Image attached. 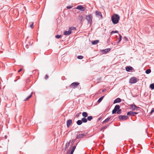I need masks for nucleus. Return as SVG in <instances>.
Here are the masks:
<instances>
[{
	"label": "nucleus",
	"mask_w": 154,
	"mask_h": 154,
	"mask_svg": "<svg viewBox=\"0 0 154 154\" xmlns=\"http://www.w3.org/2000/svg\"><path fill=\"white\" fill-rule=\"evenodd\" d=\"M119 16L117 14H115L111 16V20L113 23L116 24L119 21Z\"/></svg>",
	"instance_id": "1"
},
{
	"label": "nucleus",
	"mask_w": 154,
	"mask_h": 154,
	"mask_svg": "<svg viewBox=\"0 0 154 154\" xmlns=\"http://www.w3.org/2000/svg\"><path fill=\"white\" fill-rule=\"evenodd\" d=\"M86 19L88 21V23L91 25L92 23L93 16L91 14H89L86 17Z\"/></svg>",
	"instance_id": "2"
},
{
	"label": "nucleus",
	"mask_w": 154,
	"mask_h": 154,
	"mask_svg": "<svg viewBox=\"0 0 154 154\" xmlns=\"http://www.w3.org/2000/svg\"><path fill=\"white\" fill-rule=\"evenodd\" d=\"M137 82V78L135 77H133L130 79L129 82L131 84H134L136 83Z\"/></svg>",
	"instance_id": "3"
},
{
	"label": "nucleus",
	"mask_w": 154,
	"mask_h": 154,
	"mask_svg": "<svg viewBox=\"0 0 154 154\" xmlns=\"http://www.w3.org/2000/svg\"><path fill=\"white\" fill-rule=\"evenodd\" d=\"M120 106L119 105H116L114 109L112 111V114H114L117 111L120 109Z\"/></svg>",
	"instance_id": "4"
},
{
	"label": "nucleus",
	"mask_w": 154,
	"mask_h": 154,
	"mask_svg": "<svg viewBox=\"0 0 154 154\" xmlns=\"http://www.w3.org/2000/svg\"><path fill=\"white\" fill-rule=\"evenodd\" d=\"M119 118L120 120H126L128 118V117L127 116L120 115Z\"/></svg>",
	"instance_id": "5"
},
{
	"label": "nucleus",
	"mask_w": 154,
	"mask_h": 154,
	"mask_svg": "<svg viewBox=\"0 0 154 154\" xmlns=\"http://www.w3.org/2000/svg\"><path fill=\"white\" fill-rule=\"evenodd\" d=\"M87 134V133H85L83 134H80L77 135L76 137V139H79L80 138H82L84 137Z\"/></svg>",
	"instance_id": "6"
},
{
	"label": "nucleus",
	"mask_w": 154,
	"mask_h": 154,
	"mask_svg": "<svg viewBox=\"0 0 154 154\" xmlns=\"http://www.w3.org/2000/svg\"><path fill=\"white\" fill-rule=\"evenodd\" d=\"M79 84V83L78 82H74L71 85V87L73 88H75L77 87Z\"/></svg>",
	"instance_id": "7"
},
{
	"label": "nucleus",
	"mask_w": 154,
	"mask_h": 154,
	"mask_svg": "<svg viewBox=\"0 0 154 154\" xmlns=\"http://www.w3.org/2000/svg\"><path fill=\"white\" fill-rule=\"evenodd\" d=\"M96 15L97 17H98L102 19L103 18V17L101 13L99 12L98 11H96Z\"/></svg>",
	"instance_id": "8"
},
{
	"label": "nucleus",
	"mask_w": 154,
	"mask_h": 154,
	"mask_svg": "<svg viewBox=\"0 0 154 154\" xmlns=\"http://www.w3.org/2000/svg\"><path fill=\"white\" fill-rule=\"evenodd\" d=\"M76 9L82 11H84L85 10V8L82 5H78L76 7Z\"/></svg>",
	"instance_id": "9"
},
{
	"label": "nucleus",
	"mask_w": 154,
	"mask_h": 154,
	"mask_svg": "<svg viewBox=\"0 0 154 154\" xmlns=\"http://www.w3.org/2000/svg\"><path fill=\"white\" fill-rule=\"evenodd\" d=\"M72 123V120L69 119L67 120L66 122L67 126L68 128L69 127Z\"/></svg>",
	"instance_id": "10"
},
{
	"label": "nucleus",
	"mask_w": 154,
	"mask_h": 154,
	"mask_svg": "<svg viewBox=\"0 0 154 154\" xmlns=\"http://www.w3.org/2000/svg\"><path fill=\"white\" fill-rule=\"evenodd\" d=\"M110 48H108L102 50L101 52H102L103 54H106L109 52L110 51Z\"/></svg>",
	"instance_id": "11"
},
{
	"label": "nucleus",
	"mask_w": 154,
	"mask_h": 154,
	"mask_svg": "<svg viewBox=\"0 0 154 154\" xmlns=\"http://www.w3.org/2000/svg\"><path fill=\"white\" fill-rule=\"evenodd\" d=\"M130 108L132 109V110H135L137 108H138V107H137L134 104H131L130 105Z\"/></svg>",
	"instance_id": "12"
},
{
	"label": "nucleus",
	"mask_w": 154,
	"mask_h": 154,
	"mask_svg": "<svg viewBox=\"0 0 154 154\" xmlns=\"http://www.w3.org/2000/svg\"><path fill=\"white\" fill-rule=\"evenodd\" d=\"M127 72H129L130 71L132 70L133 69V68L131 66H127L125 68Z\"/></svg>",
	"instance_id": "13"
},
{
	"label": "nucleus",
	"mask_w": 154,
	"mask_h": 154,
	"mask_svg": "<svg viewBox=\"0 0 154 154\" xmlns=\"http://www.w3.org/2000/svg\"><path fill=\"white\" fill-rule=\"evenodd\" d=\"M121 101V99L119 98H117L113 102V104H115L118 103L120 102Z\"/></svg>",
	"instance_id": "14"
},
{
	"label": "nucleus",
	"mask_w": 154,
	"mask_h": 154,
	"mask_svg": "<svg viewBox=\"0 0 154 154\" xmlns=\"http://www.w3.org/2000/svg\"><path fill=\"white\" fill-rule=\"evenodd\" d=\"M72 33V32L69 30L68 31H65L63 33V34L65 35H69L70 34Z\"/></svg>",
	"instance_id": "15"
},
{
	"label": "nucleus",
	"mask_w": 154,
	"mask_h": 154,
	"mask_svg": "<svg viewBox=\"0 0 154 154\" xmlns=\"http://www.w3.org/2000/svg\"><path fill=\"white\" fill-rule=\"evenodd\" d=\"M111 116H109L103 122V123H104L106 122H108L109 120L111 118Z\"/></svg>",
	"instance_id": "16"
},
{
	"label": "nucleus",
	"mask_w": 154,
	"mask_h": 154,
	"mask_svg": "<svg viewBox=\"0 0 154 154\" xmlns=\"http://www.w3.org/2000/svg\"><path fill=\"white\" fill-rule=\"evenodd\" d=\"M76 146H74L72 149H71V148L70 147L69 149V150L70 149V150L71 151L70 152L73 153L75 150V149L76 148Z\"/></svg>",
	"instance_id": "17"
},
{
	"label": "nucleus",
	"mask_w": 154,
	"mask_h": 154,
	"mask_svg": "<svg viewBox=\"0 0 154 154\" xmlns=\"http://www.w3.org/2000/svg\"><path fill=\"white\" fill-rule=\"evenodd\" d=\"M82 116L84 118H86L88 117V114L87 112H83L82 113Z\"/></svg>",
	"instance_id": "18"
},
{
	"label": "nucleus",
	"mask_w": 154,
	"mask_h": 154,
	"mask_svg": "<svg viewBox=\"0 0 154 154\" xmlns=\"http://www.w3.org/2000/svg\"><path fill=\"white\" fill-rule=\"evenodd\" d=\"M127 115L129 116H134L133 112L130 111L128 112L127 113Z\"/></svg>",
	"instance_id": "19"
},
{
	"label": "nucleus",
	"mask_w": 154,
	"mask_h": 154,
	"mask_svg": "<svg viewBox=\"0 0 154 154\" xmlns=\"http://www.w3.org/2000/svg\"><path fill=\"white\" fill-rule=\"evenodd\" d=\"M70 141H69L67 143L65 144V149L66 150L67 149L68 147L70 144Z\"/></svg>",
	"instance_id": "20"
},
{
	"label": "nucleus",
	"mask_w": 154,
	"mask_h": 154,
	"mask_svg": "<svg viewBox=\"0 0 154 154\" xmlns=\"http://www.w3.org/2000/svg\"><path fill=\"white\" fill-rule=\"evenodd\" d=\"M82 121L81 120H78L76 122L77 124L78 125H80L82 124Z\"/></svg>",
	"instance_id": "21"
},
{
	"label": "nucleus",
	"mask_w": 154,
	"mask_h": 154,
	"mask_svg": "<svg viewBox=\"0 0 154 154\" xmlns=\"http://www.w3.org/2000/svg\"><path fill=\"white\" fill-rule=\"evenodd\" d=\"M99 42V41L98 40H96L94 41H93L92 42V44L94 45H96Z\"/></svg>",
	"instance_id": "22"
},
{
	"label": "nucleus",
	"mask_w": 154,
	"mask_h": 154,
	"mask_svg": "<svg viewBox=\"0 0 154 154\" xmlns=\"http://www.w3.org/2000/svg\"><path fill=\"white\" fill-rule=\"evenodd\" d=\"M82 122L86 123L87 122V119L85 118H83L82 119Z\"/></svg>",
	"instance_id": "23"
},
{
	"label": "nucleus",
	"mask_w": 154,
	"mask_h": 154,
	"mask_svg": "<svg viewBox=\"0 0 154 154\" xmlns=\"http://www.w3.org/2000/svg\"><path fill=\"white\" fill-rule=\"evenodd\" d=\"M76 29V28L75 27L72 26V27H69V30L70 31H71L72 30H75Z\"/></svg>",
	"instance_id": "24"
},
{
	"label": "nucleus",
	"mask_w": 154,
	"mask_h": 154,
	"mask_svg": "<svg viewBox=\"0 0 154 154\" xmlns=\"http://www.w3.org/2000/svg\"><path fill=\"white\" fill-rule=\"evenodd\" d=\"M83 18L84 17L82 15H79L78 17V19L80 21H82Z\"/></svg>",
	"instance_id": "25"
},
{
	"label": "nucleus",
	"mask_w": 154,
	"mask_h": 154,
	"mask_svg": "<svg viewBox=\"0 0 154 154\" xmlns=\"http://www.w3.org/2000/svg\"><path fill=\"white\" fill-rule=\"evenodd\" d=\"M30 24V27L32 29H33V27L34 23L33 22H31L29 23Z\"/></svg>",
	"instance_id": "26"
},
{
	"label": "nucleus",
	"mask_w": 154,
	"mask_h": 154,
	"mask_svg": "<svg viewBox=\"0 0 154 154\" xmlns=\"http://www.w3.org/2000/svg\"><path fill=\"white\" fill-rule=\"evenodd\" d=\"M93 117L91 116H88L87 118V120L89 121H91Z\"/></svg>",
	"instance_id": "27"
},
{
	"label": "nucleus",
	"mask_w": 154,
	"mask_h": 154,
	"mask_svg": "<svg viewBox=\"0 0 154 154\" xmlns=\"http://www.w3.org/2000/svg\"><path fill=\"white\" fill-rule=\"evenodd\" d=\"M150 87L151 90L154 89V83L151 84L150 85Z\"/></svg>",
	"instance_id": "28"
},
{
	"label": "nucleus",
	"mask_w": 154,
	"mask_h": 154,
	"mask_svg": "<svg viewBox=\"0 0 154 154\" xmlns=\"http://www.w3.org/2000/svg\"><path fill=\"white\" fill-rule=\"evenodd\" d=\"M151 72V69H148L146 70L145 72L146 74H149V73H150Z\"/></svg>",
	"instance_id": "29"
},
{
	"label": "nucleus",
	"mask_w": 154,
	"mask_h": 154,
	"mask_svg": "<svg viewBox=\"0 0 154 154\" xmlns=\"http://www.w3.org/2000/svg\"><path fill=\"white\" fill-rule=\"evenodd\" d=\"M103 97L104 96L102 97H100V98H99V99L97 101V102L98 103H99L100 102H101V101L103 100Z\"/></svg>",
	"instance_id": "30"
},
{
	"label": "nucleus",
	"mask_w": 154,
	"mask_h": 154,
	"mask_svg": "<svg viewBox=\"0 0 154 154\" xmlns=\"http://www.w3.org/2000/svg\"><path fill=\"white\" fill-rule=\"evenodd\" d=\"M32 92L31 93H32ZM32 96V94H31L28 97L26 98V99L25 100V101H27L29 99V98H30Z\"/></svg>",
	"instance_id": "31"
},
{
	"label": "nucleus",
	"mask_w": 154,
	"mask_h": 154,
	"mask_svg": "<svg viewBox=\"0 0 154 154\" xmlns=\"http://www.w3.org/2000/svg\"><path fill=\"white\" fill-rule=\"evenodd\" d=\"M77 58L78 59H82L83 58V57L82 56L79 55L77 56Z\"/></svg>",
	"instance_id": "32"
},
{
	"label": "nucleus",
	"mask_w": 154,
	"mask_h": 154,
	"mask_svg": "<svg viewBox=\"0 0 154 154\" xmlns=\"http://www.w3.org/2000/svg\"><path fill=\"white\" fill-rule=\"evenodd\" d=\"M107 126H103V127H102L101 128H100V131H102V130H103L104 129H106L107 128Z\"/></svg>",
	"instance_id": "33"
},
{
	"label": "nucleus",
	"mask_w": 154,
	"mask_h": 154,
	"mask_svg": "<svg viewBox=\"0 0 154 154\" xmlns=\"http://www.w3.org/2000/svg\"><path fill=\"white\" fill-rule=\"evenodd\" d=\"M119 38H118V40H119L118 42H120L122 39V36H121V35L120 34H119Z\"/></svg>",
	"instance_id": "34"
},
{
	"label": "nucleus",
	"mask_w": 154,
	"mask_h": 154,
	"mask_svg": "<svg viewBox=\"0 0 154 154\" xmlns=\"http://www.w3.org/2000/svg\"><path fill=\"white\" fill-rule=\"evenodd\" d=\"M122 112V110L121 109H119L117 111V113L118 114H120Z\"/></svg>",
	"instance_id": "35"
},
{
	"label": "nucleus",
	"mask_w": 154,
	"mask_h": 154,
	"mask_svg": "<svg viewBox=\"0 0 154 154\" xmlns=\"http://www.w3.org/2000/svg\"><path fill=\"white\" fill-rule=\"evenodd\" d=\"M118 31L116 30L115 31H112L111 32V34H112L114 33H118Z\"/></svg>",
	"instance_id": "36"
},
{
	"label": "nucleus",
	"mask_w": 154,
	"mask_h": 154,
	"mask_svg": "<svg viewBox=\"0 0 154 154\" xmlns=\"http://www.w3.org/2000/svg\"><path fill=\"white\" fill-rule=\"evenodd\" d=\"M61 37V35H57L55 36L56 38L58 39L60 38Z\"/></svg>",
	"instance_id": "37"
},
{
	"label": "nucleus",
	"mask_w": 154,
	"mask_h": 154,
	"mask_svg": "<svg viewBox=\"0 0 154 154\" xmlns=\"http://www.w3.org/2000/svg\"><path fill=\"white\" fill-rule=\"evenodd\" d=\"M72 7V6L69 5V6H67L66 8L68 9H69L71 8Z\"/></svg>",
	"instance_id": "38"
},
{
	"label": "nucleus",
	"mask_w": 154,
	"mask_h": 154,
	"mask_svg": "<svg viewBox=\"0 0 154 154\" xmlns=\"http://www.w3.org/2000/svg\"><path fill=\"white\" fill-rule=\"evenodd\" d=\"M153 112H154V108H152L151 111V112H150V114H152V113Z\"/></svg>",
	"instance_id": "39"
},
{
	"label": "nucleus",
	"mask_w": 154,
	"mask_h": 154,
	"mask_svg": "<svg viewBox=\"0 0 154 154\" xmlns=\"http://www.w3.org/2000/svg\"><path fill=\"white\" fill-rule=\"evenodd\" d=\"M134 116L136 114H137L138 113L136 112H133Z\"/></svg>",
	"instance_id": "40"
},
{
	"label": "nucleus",
	"mask_w": 154,
	"mask_h": 154,
	"mask_svg": "<svg viewBox=\"0 0 154 154\" xmlns=\"http://www.w3.org/2000/svg\"><path fill=\"white\" fill-rule=\"evenodd\" d=\"M25 47L27 49L29 47V46L28 45H26L25 46Z\"/></svg>",
	"instance_id": "41"
},
{
	"label": "nucleus",
	"mask_w": 154,
	"mask_h": 154,
	"mask_svg": "<svg viewBox=\"0 0 154 154\" xmlns=\"http://www.w3.org/2000/svg\"><path fill=\"white\" fill-rule=\"evenodd\" d=\"M45 79H47L48 78V76L47 75H46L45 77Z\"/></svg>",
	"instance_id": "42"
},
{
	"label": "nucleus",
	"mask_w": 154,
	"mask_h": 154,
	"mask_svg": "<svg viewBox=\"0 0 154 154\" xmlns=\"http://www.w3.org/2000/svg\"><path fill=\"white\" fill-rule=\"evenodd\" d=\"M22 70V69H20L18 71V72H19Z\"/></svg>",
	"instance_id": "43"
},
{
	"label": "nucleus",
	"mask_w": 154,
	"mask_h": 154,
	"mask_svg": "<svg viewBox=\"0 0 154 154\" xmlns=\"http://www.w3.org/2000/svg\"><path fill=\"white\" fill-rule=\"evenodd\" d=\"M5 139H6L7 138V136L6 135H5Z\"/></svg>",
	"instance_id": "44"
},
{
	"label": "nucleus",
	"mask_w": 154,
	"mask_h": 154,
	"mask_svg": "<svg viewBox=\"0 0 154 154\" xmlns=\"http://www.w3.org/2000/svg\"><path fill=\"white\" fill-rule=\"evenodd\" d=\"M73 153H71V152H70V154L69 153V154H73Z\"/></svg>",
	"instance_id": "45"
},
{
	"label": "nucleus",
	"mask_w": 154,
	"mask_h": 154,
	"mask_svg": "<svg viewBox=\"0 0 154 154\" xmlns=\"http://www.w3.org/2000/svg\"><path fill=\"white\" fill-rule=\"evenodd\" d=\"M66 154H69V153L68 152L66 153Z\"/></svg>",
	"instance_id": "46"
},
{
	"label": "nucleus",
	"mask_w": 154,
	"mask_h": 154,
	"mask_svg": "<svg viewBox=\"0 0 154 154\" xmlns=\"http://www.w3.org/2000/svg\"><path fill=\"white\" fill-rule=\"evenodd\" d=\"M17 81V80H14V81L15 82H16V81Z\"/></svg>",
	"instance_id": "47"
},
{
	"label": "nucleus",
	"mask_w": 154,
	"mask_h": 154,
	"mask_svg": "<svg viewBox=\"0 0 154 154\" xmlns=\"http://www.w3.org/2000/svg\"><path fill=\"white\" fill-rule=\"evenodd\" d=\"M125 39L127 38L126 37H125Z\"/></svg>",
	"instance_id": "48"
},
{
	"label": "nucleus",
	"mask_w": 154,
	"mask_h": 154,
	"mask_svg": "<svg viewBox=\"0 0 154 154\" xmlns=\"http://www.w3.org/2000/svg\"><path fill=\"white\" fill-rule=\"evenodd\" d=\"M125 39L127 38L126 37H125Z\"/></svg>",
	"instance_id": "49"
},
{
	"label": "nucleus",
	"mask_w": 154,
	"mask_h": 154,
	"mask_svg": "<svg viewBox=\"0 0 154 154\" xmlns=\"http://www.w3.org/2000/svg\"><path fill=\"white\" fill-rule=\"evenodd\" d=\"M78 115H76V117H78Z\"/></svg>",
	"instance_id": "50"
},
{
	"label": "nucleus",
	"mask_w": 154,
	"mask_h": 154,
	"mask_svg": "<svg viewBox=\"0 0 154 154\" xmlns=\"http://www.w3.org/2000/svg\"><path fill=\"white\" fill-rule=\"evenodd\" d=\"M78 115H76V117H78Z\"/></svg>",
	"instance_id": "51"
},
{
	"label": "nucleus",
	"mask_w": 154,
	"mask_h": 154,
	"mask_svg": "<svg viewBox=\"0 0 154 154\" xmlns=\"http://www.w3.org/2000/svg\"><path fill=\"white\" fill-rule=\"evenodd\" d=\"M81 113V112H80V113H79V114H80Z\"/></svg>",
	"instance_id": "52"
},
{
	"label": "nucleus",
	"mask_w": 154,
	"mask_h": 154,
	"mask_svg": "<svg viewBox=\"0 0 154 154\" xmlns=\"http://www.w3.org/2000/svg\"><path fill=\"white\" fill-rule=\"evenodd\" d=\"M1 83V82H0V84Z\"/></svg>",
	"instance_id": "53"
}]
</instances>
